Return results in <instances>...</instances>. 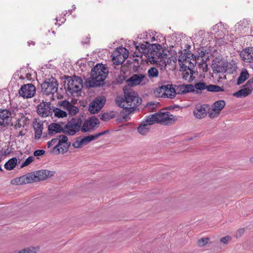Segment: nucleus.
Returning <instances> with one entry per match:
<instances>
[{
  "label": "nucleus",
  "instance_id": "1",
  "mask_svg": "<svg viewBox=\"0 0 253 253\" xmlns=\"http://www.w3.org/2000/svg\"><path fill=\"white\" fill-rule=\"evenodd\" d=\"M125 99H117L116 103L120 107L126 110L128 113L133 112L134 109L141 103V99L137 93L131 89L124 88Z\"/></svg>",
  "mask_w": 253,
  "mask_h": 253
},
{
  "label": "nucleus",
  "instance_id": "2",
  "mask_svg": "<svg viewBox=\"0 0 253 253\" xmlns=\"http://www.w3.org/2000/svg\"><path fill=\"white\" fill-rule=\"evenodd\" d=\"M108 71L103 64H98L91 71V78L87 79L84 84L87 87L100 86L107 77Z\"/></svg>",
  "mask_w": 253,
  "mask_h": 253
},
{
  "label": "nucleus",
  "instance_id": "3",
  "mask_svg": "<svg viewBox=\"0 0 253 253\" xmlns=\"http://www.w3.org/2000/svg\"><path fill=\"white\" fill-rule=\"evenodd\" d=\"M54 172L46 169L35 171L19 177L17 180L19 184L31 183L42 181L53 175Z\"/></svg>",
  "mask_w": 253,
  "mask_h": 253
},
{
  "label": "nucleus",
  "instance_id": "4",
  "mask_svg": "<svg viewBox=\"0 0 253 253\" xmlns=\"http://www.w3.org/2000/svg\"><path fill=\"white\" fill-rule=\"evenodd\" d=\"M83 87V80L81 77L74 76L68 77L64 81V88L68 95L74 96L80 92Z\"/></svg>",
  "mask_w": 253,
  "mask_h": 253
},
{
  "label": "nucleus",
  "instance_id": "5",
  "mask_svg": "<svg viewBox=\"0 0 253 253\" xmlns=\"http://www.w3.org/2000/svg\"><path fill=\"white\" fill-rule=\"evenodd\" d=\"M42 91L43 94L46 95L51 94V98L55 100V98H60L57 91L58 90V84L57 80L51 77L46 79L42 84Z\"/></svg>",
  "mask_w": 253,
  "mask_h": 253
},
{
  "label": "nucleus",
  "instance_id": "6",
  "mask_svg": "<svg viewBox=\"0 0 253 253\" xmlns=\"http://www.w3.org/2000/svg\"><path fill=\"white\" fill-rule=\"evenodd\" d=\"M83 121L80 117L72 118L64 126V133L70 135H74L81 130V125Z\"/></svg>",
  "mask_w": 253,
  "mask_h": 253
},
{
  "label": "nucleus",
  "instance_id": "7",
  "mask_svg": "<svg viewBox=\"0 0 253 253\" xmlns=\"http://www.w3.org/2000/svg\"><path fill=\"white\" fill-rule=\"evenodd\" d=\"M152 46L156 49L150 50L146 57L151 63H155L158 61H162L164 58H166L167 54H164L161 50L162 46L159 44H152Z\"/></svg>",
  "mask_w": 253,
  "mask_h": 253
},
{
  "label": "nucleus",
  "instance_id": "8",
  "mask_svg": "<svg viewBox=\"0 0 253 253\" xmlns=\"http://www.w3.org/2000/svg\"><path fill=\"white\" fill-rule=\"evenodd\" d=\"M71 144L68 141V137L65 135H59L58 143L56 144L52 148V152L56 154L66 153Z\"/></svg>",
  "mask_w": 253,
  "mask_h": 253
},
{
  "label": "nucleus",
  "instance_id": "9",
  "mask_svg": "<svg viewBox=\"0 0 253 253\" xmlns=\"http://www.w3.org/2000/svg\"><path fill=\"white\" fill-rule=\"evenodd\" d=\"M148 82L149 80L145 75L141 73L133 74L127 80L128 84L131 86L144 85Z\"/></svg>",
  "mask_w": 253,
  "mask_h": 253
},
{
  "label": "nucleus",
  "instance_id": "10",
  "mask_svg": "<svg viewBox=\"0 0 253 253\" xmlns=\"http://www.w3.org/2000/svg\"><path fill=\"white\" fill-rule=\"evenodd\" d=\"M36 88L32 84L22 85L18 90L19 94L24 98H30L36 94Z\"/></svg>",
  "mask_w": 253,
  "mask_h": 253
},
{
  "label": "nucleus",
  "instance_id": "11",
  "mask_svg": "<svg viewBox=\"0 0 253 253\" xmlns=\"http://www.w3.org/2000/svg\"><path fill=\"white\" fill-rule=\"evenodd\" d=\"M53 106L50 102L42 101L37 106V113L42 117H46L51 115Z\"/></svg>",
  "mask_w": 253,
  "mask_h": 253
},
{
  "label": "nucleus",
  "instance_id": "12",
  "mask_svg": "<svg viewBox=\"0 0 253 253\" xmlns=\"http://www.w3.org/2000/svg\"><path fill=\"white\" fill-rule=\"evenodd\" d=\"M106 102L105 97L99 96L96 97L90 103L89 107V111L91 114L98 113L103 107Z\"/></svg>",
  "mask_w": 253,
  "mask_h": 253
},
{
  "label": "nucleus",
  "instance_id": "13",
  "mask_svg": "<svg viewBox=\"0 0 253 253\" xmlns=\"http://www.w3.org/2000/svg\"><path fill=\"white\" fill-rule=\"evenodd\" d=\"M253 79H251L248 81L244 85V88L238 90L233 94V95L238 98H242L247 96L251 94L253 90Z\"/></svg>",
  "mask_w": 253,
  "mask_h": 253
},
{
  "label": "nucleus",
  "instance_id": "14",
  "mask_svg": "<svg viewBox=\"0 0 253 253\" xmlns=\"http://www.w3.org/2000/svg\"><path fill=\"white\" fill-rule=\"evenodd\" d=\"M99 123V120L95 117H92L86 120L81 125V131L83 132L90 131L94 129Z\"/></svg>",
  "mask_w": 253,
  "mask_h": 253
},
{
  "label": "nucleus",
  "instance_id": "15",
  "mask_svg": "<svg viewBox=\"0 0 253 253\" xmlns=\"http://www.w3.org/2000/svg\"><path fill=\"white\" fill-rule=\"evenodd\" d=\"M136 50L134 52V56L136 57H142L143 55H144L146 57L148 55L150 49L149 48L150 46H152L148 42H145V43H141L139 45H136V43H134Z\"/></svg>",
  "mask_w": 253,
  "mask_h": 253
},
{
  "label": "nucleus",
  "instance_id": "16",
  "mask_svg": "<svg viewBox=\"0 0 253 253\" xmlns=\"http://www.w3.org/2000/svg\"><path fill=\"white\" fill-rule=\"evenodd\" d=\"M158 123L164 125H168L174 121L175 119L173 116L169 112H161L157 113Z\"/></svg>",
  "mask_w": 253,
  "mask_h": 253
},
{
  "label": "nucleus",
  "instance_id": "17",
  "mask_svg": "<svg viewBox=\"0 0 253 253\" xmlns=\"http://www.w3.org/2000/svg\"><path fill=\"white\" fill-rule=\"evenodd\" d=\"M242 60L246 63L253 62V47H248L243 49L240 53Z\"/></svg>",
  "mask_w": 253,
  "mask_h": 253
},
{
  "label": "nucleus",
  "instance_id": "18",
  "mask_svg": "<svg viewBox=\"0 0 253 253\" xmlns=\"http://www.w3.org/2000/svg\"><path fill=\"white\" fill-rule=\"evenodd\" d=\"M59 107H63V109L67 110L69 114L74 115L79 112L78 107L72 105L67 100L59 101L58 103Z\"/></svg>",
  "mask_w": 253,
  "mask_h": 253
},
{
  "label": "nucleus",
  "instance_id": "19",
  "mask_svg": "<svg viewBox=\"0 0 253 253\" xmlns=\"http://www.w3.org/2000/svg\"><path fill=\"white\" fill-rule=\"evenodd\" d=\"M175 87L177 94H184L187 93L194 92V85L191 84L175 85Z\"/></svg>",
  "mask_w": 253,
  "mask_h": 253
},
{
  "label": "nucleus",
  "instance_id": "20",
  "mask_svg": "<svg viewBox=\"0 0 253 253\" xmlns=\"http://www.w3.org/2000/svg\"><path fill=\"white\" fill-rule=\"evenodd\" d=\"M225 66H227L226 61L223 60H214L212 64L214 72L217 73H225Z\"/></svg>",
  "mask_w": 253,
  "mask_h": 253
},
{
  "label": "nucleus",
  "instance_id": "21",
  "mask_svg": "<svg viewBox=\"0 0 253 253\" xmlns=\"http://www.w3.org/2000/svg\"><path fill=\"white\" fill-rule=\"evenodd\" d=\"M11 119V112L7 109L0 110V126L8 125Z\"/></svg>",
  "mask_w": 253,
  "mask_h": 253
},
{
  "label": "nucleus",
  "instance_id": "22",
  "mask_svg": "<svg viewBox=\"0 0 253 253\" xmlns=\"http://www.w3.org/2000/svg\"><path fill=\"white\" fill-rule=\"evenodd\" d=\"M194 116L199 119L205 118L207 115V111L205 105H197L194 109Z\"/></svg>",
  "mask_w": 253,
  "mask_h": 253
},
{
  "label": "nucleus",
  "instance_id": "23",
  "mask_svg": "<svg viewBox=\"0 0 253 253\" xmlns=\"http://www.w3.org/2000/svg\"><path fill=\"white\" fill-rule=\"evenodd\" d=\"M48 134L52 135L57 133H64V127L59 124L51 123L48 127Z\"/></svg>",
  "mask_w": 253,
  "mask_h": 253
},
{
  "label": "nucleus",
  "instance_id": "24",
  "mask_svg": "<svg viewBox=\"0 0 253 253\" xmlns=\"http://www.w3.org/2000/svg\"><path fill=\"white\" fill-rule=\"evenodd\" d=\"M196 56L194 58V56H187L186 61L182 64H180V65L182 68H185V69L187 68L188 70H190V69L194 67L196 64Z\"/></svg>",
  "mask_w": 253,
  "mask_h": 253
},
{
  "label": "nucleus",
  "instance_id": "25",
  "mask_svg": "<svg viewBox=\"0 0 253 253\" xmlns=\"http://www.w3.org/2000/svg\"><path fill=\"white\" fill-rule=\"evenodd\" d=\"M33 128L35 131V138L39 139L41 138L43 125L40 122L35 121L33 122Z\"/></svg>",
  "mask_w": 253,
  "mask_h": 253
},
{
  "label": "nucleus",
  "instance_id": "26",
  "mask_svg": "<svg viewBox=\"0 0 253 253\" xmlns=\"http://www.w3.org/2000/svg\"><path fill=\"white\" fill-rule=\"evenodd\" d=\"M166 88H167V90L165 91L166 92L165 98H170L173 99L174 98L176 94L175 84H166Z\"/></svg>",
  "mask_w": 253,
  "mask_h": 253
},
{
  "label": "nucleus",
  "instance_id": "27",
  "mask_svg": "<svg viewBox=\"0 0 253 253\" xmlns=\"http://www.w3.org/2000/svg\"><path fill=\"white\" fill-rule=\"evenodd\" d=\"M225 102L223 100H219L215 102L212 105V111H217V113H220L222 109L225 106Z\"/></svg>",
  "mask_w": 253,
  "mask_h": 253
},
{
  "label": "nucleus",
  "instance_id": "28",
  "mask_svg": "<svg viewBox=\"0 0 253 253\" xmlns=\"http://www.w3.org/2000/svg\"><path fill=\"white\" fill-rule=\"evenodd\" d=\"M227 66H225L226 72L228 74H233L236 72L237 69L236 62L234 60H231L228 62L226 61Z\"/></svg>",
  "mask_w": 253,
  "mask_h": 253
},
{
  "label": "nucleus",
  "instance_id": "29",
  "mask_svg": "<svg viewBox=\"0 0 253 253\" xmlns=\"http://www.w3.org/2000/svg\"><path fill=\"white\" fill-rule=\"evenodd\" d=\"M212 31L214 33H219L218 35L222 36V34L225 35L226 32H227L226 29L224 27V26L221 22H220L217 24H215L212 27Z\"/></svg>",
  "mask_w": 253,
  "mask_h": 253
},
{
  "label": "nucleus",
  "instance_id": "30",
  "mask_svg": "<svg viewBox=\"0 0 253 253\" xmlns=\"http://www.w3.org/2000/svg\"><path fill=\"white\" fill-rule=\"evenodd\" d=\"M167 88H166V84L162 85L157 87L154 91L155 95L157 97L165 98L166 92Z\"/></svg>",
  "mask_w": 253,
  "mask_h": 253
},
{
  "label": "nucleus",
  "instance_id": "31",
  "mask_svg": "<svg viewBox=\"0 0 253 253\" xmlns=\"http://www.w3.org/2000/svg\"><path fill=\"white\" fill-rule=\"evenodd\" d=\"M249 77V74L248 71L244 69L242 70V72L238 77L237 81V84L240 85L243 83Z\"/></svg>",
  "mask_w": 253,
  "mask_h": 253
},
{
  "label": "nucleus",
  "instance_id": "32",
  "mask_svg": "<svg viewBox=\"0 0 253 253\" xmlns=\"http://www.w3.org/2000/svg\"><path fill=\"white\" fill-rule=\"evenodd\" d=\"M17 164V159L16 158L13 157L5 163L4 166V168L7 170H11L16 167Z\"/></svg>",
  "mask_w": 253,
  "mask_h": 253
},
{
  "label": "nucleus",
  "instance_id": "33",
  "mask_svg": "<svg viewBox=\"0 0 253 253\" xmlns=\"http://www.w3.org/2000/svg\"><path fill=\"white\" fill-rule=\"evenodd\" d=\"M58 108H53L52 109V112L54 113V116L58 118H64L67 116V112L65 110H62L63 107H59Z\"/></svg>",
  "mask_w": 253,
  "mask_h": 253
},
{
  "label": "nucleus",
  "instance_id": "34",
  "mask_svg": "<svg viewBox=\"0 0 253 253\" xmlns=\"http://www.w3.org/2000/svg\"><path fill=\"white\" fill-rule=\"evenodd\" d=\"M156 115L157 113L147 117L143 122L147 125L149 126L155 123H158L157 119L158 117L156 116Z\"/></svg>",
  "mask_w": 253,
  "mask_h": 253
},
{
  "label": "nucleus",
  "instance_id": "35",
  "mask_svg": "<svg viewBox=\"0 0 253 253\" xmlns=\"http://www.w3.org/2000/svg\"><path fill=\"white\" fill-rule=\"evenodd\" d=\"M147 74L150 79H153L159 76V72L157 68L155 67H151L148 69Z\"/></svg>",
  "mask_w": 253,
  "mask_h": 253
},
{
  "label": "nucleus",
  "instance_id": "36",
  "mask_svg": "<svg viewBox=\"0 0 253 253\" xmlns=\"http://www.w3.org/2000/svg\"><path fill=\"white\" fill-rule=\"evenodd\" d=\"M150 126L145 123H144V124L140 125L137 128L138 132L143 135H146L148 132Z\"/></svg>",
  "mask_w": 253,
  "mask_h": 253
},
{
  "label": "nucleus",
  "instance_id": "37",
  "mask_svg": "<svg viewBox=\"0 0 253 253\" xmlns=\"http://www.w3.org/2000/svg\"><path fill=\"white\" fill-rule=\"evenodd\" d=\"M194 89H196L197 93L201 92L202 90L207 89L208 85L204 82H198L194 85Z\"/></svg>",
  "mask_w": 253,
  "mask_h": 253
},
{
  "label": "nucleus",
  "instance_id": "38",
  "mask_svg": "<svg viewBox=\"0 0 253 253\" xmlns=\"http://www.w3.org/2000/svg\"><path fill=\"white\" fill-rule=\"evenodd\" d=\"M224 90L223 87H220L217 85L210 84L208 85L207 91L210 92H219Z\"/></svg>",
  "mask_w": 253,
  "mask_h": 253
},
{
  "label": "nucleus",
  "instance_id": "39",
  "mask_svg": "<svg viewBox=\"0 0 253 253\" xmlns=\"http://www.w3.org/2000/svg\"><path fill=\"white\" fill-rule=\"evenodd\" d=\"M94 137L93 135H90L84 136L83 138L81 137V143H82L83 146L87 145L90 141L94 140Z\"/></svg>",
  "mask_w": 253,
  "mask_h": 253
},
{
  "label": "nucleus",
  "instance_id": "40",
  "mask_svg": "<svg viewBox=\"0 0 253 253\" xmlns=\"http://www.w3.org/2000/svg\"><path fill=\"white\" fill-rule=\"evenodd\" d=\"M27 121H28L27 118L22 117L21 119L18 120L17 122L16 123L15 126L16 128H20L22 126L24 127Z\"/></svg>",
  "mask_w": 253,
  "mask_h": 253
},
{
  "label": "nucleus",
  "instance_id": "41",
  "mask_svg": "<svg viewBox=\"0 0 253 253\" xmlns=\"http://www.w3.org/2000/svg\"><path fill=\"white\" fill-rule=\"evenodd\" d=\"M193 56L194 54H192V53L189 52H185L183 54H181L179 56V59H178V61H179V64H182V63L184 62V61H186L187 56Z\"/></svg>",
  "mask_w": 253,
  "mask_h": 253
},
{
  "label": "nucleus",
  "instance_id": "42",
  "mask_svg": "<svg viewBox=\"0 0 253 253\" xmlns=\"http://www.w3.org/2000/svg\"><path fill=\"white\" fill-rule=\"evenodd\" d=\"M59 140V136H58L57 138H53L51 140L49 141L47 143V147L49 148L51 147H54L56 144L58 143V141Z\"/></svg>",
  "mask_w": 253,
  "mask_h": 253
},
{
  "label": "nucleus",
  "instance_id": "43",
  "mask_svg": "<svg viewBox=\"0 0 253 253\" xmlns=\"http://www.w3.org/2000/svg\"><path fill=\"white\" fill-rule=\"evenodd\" d=\"M35 160V158L33 156L29 157L21 165V168H23L26 166L29 165Z\"/></svg>",
  "mask_w": 253,
  "mask_h": 253
},
{
  "label": "nucleus",
  "instance_id": "44",
  "mask_svg": "<svg viewBox=\"0 0 253 253\" xmlns=\"http://www.w3.org/2000/svg\"><path fill=\"white\" fill-rule=\"evenodd\" d=\"M209 240L210 238L208 237L201 238L198 240L197 244L200 247H203L208 243Z\"/></svg>",
  "mask_w": 253,
  "mask_h": 253
},
{
  "label": "nucleus",
  "instance_id": "45",
  "mask_svg": "<svg viewBox=\"0 0 253 253\" xmlns=\"http://www.w3.org/2000/svg\"><path fill=\"white\" fill-rule=\"evenodd\" d=\"M72 145L75 148H79L82 147L83 145L82 143H81V137H77L76 140L73 143H72Z\"/></svg>",
  "mask_w": 253,
  "mask_h": 253
},
{
  "label": "nucleus",
  "instance_id": "46",
  "mask_svg": "<svg viewBox=\"0 0 253 253\" xmlns=\"http://www.w3.org/2000/svg\"><path fill=\"white\" fill-rule=\"evenodd\" d=\"M199 68L203 72H207L208 70V65L205 62H202L198 65Z\"/></svg>",
  "mask_w": 253,
  "mask_h": 253
},
{
  "label": "nucleus",
  "instance_id": "47",
  "mask_svg": "<svg viewBox=\"0 0 253 253\" xmlns=\"http://www.w3.org/2000/svg\"><path fill=\"white\" fill-rule=\"evenodd\" d=\"M112 118V117L108 113H104L100 116V119L104 121H107Z\"/></svg>",
  "mask_w": 253,
  "mask_h": 253
},
{
  "label": "nucleus",
  "instance_id": "48",
  "mask_svg": "<svg viewBox=\"0 0 253 253\" xmlns=\"http://www.w3.org/2000/svg\"><path fill=\"white\" fill-rule=\"evenodd\" d=\"M189 71H190V74L188 72H186L183 74V78L185 80H190L193 76V73H192V71L191 70V69H190V70Z\"/></svg>",
  "mask_w": 253,
  "mask_h": 253
},
{
  "label": "nucleus",
  "instance_id": "49",
  "mask_svg": "<svg viewBox=\"0 0 253 253\" xmlns=\"http://www.w3.org/2000/svg\"><path fill=\"white\" fill-rule=\"evenodd\" d=\"M231 240V237L229 235H227L225 237H222L220 239V242L224 244H227Z\"/></svg>",
  "mask_w": 253,
  "mask_h": 253
},
{
  "label": "nucleus",
  "instance_id": "50",
  "mask_svg": "<svg viewBox=\"0 0 253 253\" xmlns=\"http://www.w3.org/2000/svg\"><path fill=\"white\" fill-rule=\"evenodd\" d=\"M245 233L244 228H240L238 229L236 233L235 237L236 238H239L241 237Z\"/></svg>",
  "mask_w": 253,
  "mask_h": 253
},
{
  "label": "nucleus",
  "instance_id": "51",
  "mask_svg": "<svg viewBox=\"0 0 253 253\" xmlns=\"http://www.w3.org/2000/svg\"><path fill=\"white\" fill-rule=\"evenodd\" d=\"M45 153V151L42 149L37 150L34 151V155L35 156H40L44 154Z\"/></svg>",
  "mask_w": 253,
  "mask_h": 253
},
{
  "label": "nucleus",
  "instance_id": "52",
  "mask_svg": "<svg viewBox=\"0 0 253 253\" xmlns=\"http://www.w3.org/2000/svg\"><path fill=\"white\" fill-rule=\"evenodd\" d=\"M220 113H217V111H211V112H210L209 114V116L211 118H215V117H217L218 115Z\"/></svg>",
  "mask_w": 253,
  "mask_h": 253
},
{
  "label": "nucleus",
  "instance_id": "53",
  "mask_svg": "<svg viewBox=\"0 0 253 253\" xmlns=\"http://www.w3.org/2000/svg\"><path fill=\"white\" fill-rule=\"evenodd\" d=\"M107 132H108V131H102L101 132H99V133H96L93 135V137H94V139H96L97 138H98L99 136L104 134H106Z\"/></svg>",
  "mask_w": 253,
  "mask_h": 253
},
{
  "label": "nucleus",
  "instance_id": "54",
  "mask_svg": "<svg viewBox=\"0 0 253 253\" xmlns=\"http://www.w3.org/2000/svg\"><path fill=\"white\" fill-rule=\"evenodd\" d=\"M206 53V50L204 48H201L200 50V52H199V57L200 56L201 57H204Z\"/></svg>",
  "mask_w": 253,
  "mask_h": 253
},
{
  "label": "nucleus",
  "instance_id": "55",
  "mask_svg": "<svg viewBox=\"0 0 253 253\" xmlns=\"http://www.w3.org/2000/svg\"><path fill=\"white\" fill-rule=\"evenodd\" d=\"M90 36L89 35H87L85 37L84 40H83L82 41V43L83 44H88L90 41Z\"/></svg>",
  "mask_w": 253,
  "mask_h": 253
},
{
  "label": "nucleus",
  "instance_id": "56",
  "mask_svg": "<svg viewBox=\"0 0 253 253\" xmlns=\"http://www.w3.org/2000/svg\"><path fill=\"white\" fill-rule=\"evenodd\" d=\"M28 44L29 45H30L31 44H32L34 45L35 42H32V41H29V42H28Z\"/></svg>",
  "mask_w": 253,
  "mask_h": 253
},
{
  "label": "nucleus",
  "instance_id": "57",
  "mask_svg": "<svg viewBox=\"0 0 253 253\" xmlns=\"http://www.w3.org/2000/svg\"><path fill=\"white\" fill-rule=\"evenodd\" d=\"M250 162L252 164H253V157H251V158L250 159Z\"/></svg>",
  "mask_w": 253,
  "mask_h": 253
},
{
  "label": "nucleus",
  "instance_id": "58",
  "mask_svg": "<svg viewBox=\"0 0 253 253\" xmlns=\"http://www.w3.org/2000/svg\"><path fill=\"white\" fill-rule=\"evenodd\" d=\"M19 79L21 80H24L25 79V77L21 75L20 76H19Z\"/></svg>",
  "mask_w": 253,
  "mask_h": 253
},
{
  "label": "nucleus",
  "instance_id": "59",
  "mask_svg": "<svg viewBox=\"0 0 253 253\" xmlns=\"http://www.w3.org/2000/svg\"><path fill=\"white\" fill-rule=\"evenodd\" d=\"M155 40V38L154 37H153L152 38H151V42H153Z\"/></svg>",
  "mask_w": 253,
  "mask_h": 253
},
{
  "label": "nucleus",
  "instance_id": "60",
  "mask_svg": "<svg viewBox=\"0 0 253 253\" xmlns=\"http://www.w3.org/2000/svg\"><path fill=\"white\" fill-rule=\"evenodd\" d=\"M151 105H152L153 107H154V106L155 105V104L154 103H150V106H151Z\"/></svg>",
  "mask_w": 253,
  "mask_h": 253
},
{
  "label": "nucleus",
  "instance_id": "61",
  "mask_svg": "<svg viewBox=\"0 0 253 253\" xmlns=\"http://www.w3.org/2000/svg\"><path fill=\"white\" fill-rule=\"evenodd\" d=\"M121 63H122V62H121V61L117 62V64H121Z\"/></svg>",
  "mask_w": 253,
  "mask_h": 253
},
{
  "label": "nucleus",
  "instance_id": "62",
  "mask_svg": "<svg viewBox=\"0 0 253 253\" xmlns=\"http://www.w3.org/2000/svg\"><path fill=\"white\" fill-rule=\"evenodd\" d=\"M241 22H242V21H241ZM242 22H243V23H245V20H243V21H242Z\"/></svg>",
  "mask_w": 253,
  "mask_h": 253
},
{
  "label": "nucleus",
  "instance_id": "63",
  "mask_svg": "<svg viewBox=\"0 0 253 253\" xmlns=\"http://www.w3.org/2000/svg\"><path fill=\"white\" fill-rule=\"evenodd\" d=\"M0 103H2V101H1V99L0 98Z\"/></svg>",
  "mask_w": 253,
  "mask_h": 253
},
{
  "label": "nucleus",
  "instance_id": "64",
  "mask_svg": "<svg viewBox=\"0 0 253 253\" xmlns=\"http://www.w3.org/2000/svg\"><path fill=\"white\" fill-rule=\"evenodd\" d=\"M1 161V157H0V162Z\"/></svg>",
  "mask_w": 253,
  "mask_h": 253
}]
</instances>
